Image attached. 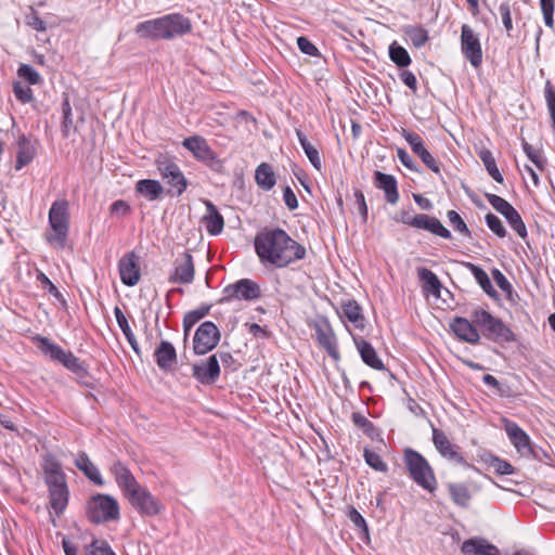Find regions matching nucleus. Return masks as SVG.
I'll list each match as a JSON object with an SVG mask.
<instances>
[{
	"mask_svg": "<svg viewBox=\"0 0 555 555\" xmlns=\"http://www.w3.org/2000/svg\"><path fill=\"white\" fill-rule=\"evenodd\" d=\"M221 334L216 324L211 321L202 323L193 338V351L195 354H206L216 348Z\"/></svg>",
	"mask_w": 555,
	"mask_h": 555,
	"instance_id": "nucleus-13",
	"label": "nucleus"
},
{
	"mask_svg": "<svg viewBox=\"0 0 555 555\" xmlns=\"http://www.w3.org/2000/svg\"><path fill=\"white\" fill-rule=\"evenodd\" d=\"M351 421L357 428L361 429L371 439H374L376 436H378L377 428L364 414L360 412H353L351 414Z\"/></svg>",
	"mask_w": 555,
	"mask_h": 555,
	"instance_id": "nucleus-45",
	"label": "nucleus"
},
{
	"mask_svg": "<svg viewBox=\"0 0 555 555\" xmlns=\"http://www.w3.org/2000/svg\"><path fill=\"white\" fill-rule=\"evenodd\" d=\"M154 358L160 370L169 371L177 362L176 348L171 343L162 340L154 351Z\"/></svg>",
	"mask_w": 555,
	"mask_h": 555,
	"instance_id": "nucleus-29",
	"label": "nucleus"
},
{
	"mask_svg": "<svg viewBox=\"0 0 555 555\" xmlns=\"http://www.w3.org/2000/svg\"><path fill=\"white\" fill-rule=\"evenodd\" d=\"M461 52L474 68L482 64V48L478 34L467 24L461 27Z\"/></svg>",
	"mask_w": 555,
	"mask_h": 555,
	"instance_id": "nucleus-12",
	"label": "nucleus"
},
{
	"mask_svg": "<svg viewBox=\"0 0 555 555\" xmlns=\"http://www.w3.org/2000/svg\"><path fill=\"white\" fill-rule=\"evenodd\" d=\"M449 494L453 503L461 507H468L472 494L464 483L451 482L448 485Z\"/></svg>",
	"mask_w": 555,
	"mask_h": 555,
	"instance_id": "nucleus-38",
	"label": "nucleus"
},
{
	"mask_svg": "<svg viewBox=\"0 0 555 555\" xmlns=\"http://www.w3.org/2000/svg\"><path fill=\"white\" fill-rule=\"evenodd\" d=\"M192 30L189 17L180 13H170L160 17L147 20L137 24L135 35L145 40H172L182 37Z\"/></svg>",
	"mask_w": 555,
	"mask_h": 555,
	"instance_id": "nucleus-2",
	"label": "nucleus"
},
{
	"mask_svg": "<svg viewBox=\"0 0 555 555\" xmlns=\"http://www.w3.org/2000/svg\"><path fill=\"white\" fill-rule=\"evenodd\" d=\"M26 23L28 26L37 31H46L47 25L38 15V12L31 9V12L26 16Z\"/></svg>",
	"mask_w": 555,
	"mask_h": 555,
	"instance_id": "nucleus-60",
	"label": "nucleus"
},
{
	"mask_svg": "<svg viewBox=\"0 0 555 555\" xmlns=\"http://www.w3.org/2000/svg\"><path fill=\"white\" fill-rule=\"evenodd\" d=\"M314 331L319 345L326 350L334 361H338L340 354L337 347V339L328 320L323 319L315 323Z\"/></svg>",
	"mask_w": 555,
	"mask_h": 555,
	"instance_id": "nucleus-18",
	"label": "nucleus"
},
{
	"mask_svg": "<svg viewBox=\"0 0 555 555\" xmlns=\"http://www.w3.org/2000/svg\"><path fill=\"white\" fill-rule=\"evenodd\" d=\"M478 157L482 162L489 176L498 183H503L504 178L496 166L492 152L483 147L478 151Z\"/></svg>",
	"mask_w": 555,
	"mask_h": 555,
	"instance_id": "nucleus-41",
	"label": "nucleus"
},
{
	"mask_svg": "<svg viewBox=\"0 0 555 555\" xmlns=\"http://www.w3.org/2000/svg\"><path fill=\"white\" fill-rule=\"evenodd\" d=\"M211 309V305H202L198 308L191 310L184 314L183 318V331L184 335L188 336L191 328L205 318Z\"/></svg>",
	"mask_w": 555,
	"mask_h": 555,
	"instance_id": "nucleus-43",
	"label": "nucleus"
},
{
	"mask_svg": "<svg viewBox=\"0 0 555 555\" xmlns=\"http://www.w3.org/2000/svg\"><path fill=\"white\" fill-rule=\"evenodd\" d=\"M44 481L51 482L52 480H63L65 474L62 472L61 463L52 455L48 454L43 463Z\"/></svg>",
	"mask_w": 555,
	"mask_h": 555,
	"instance_id": "nucleus-39",
	"label": "nucleus"
},
{
	"mask_svg": "<svg viewBox=\"0 0 555 555\" xmlns=\"http://www.w3.org/2000/svg\"><path fill=\"white\" fill-rule=\"evenodd\" d=\"M401 135L409 143L412 152L421 158L423 164L435 173L440 175L439 164L425 147V143L422 137L418 133L409 131L404 128L401 131Z\"/></svg>",
	"mask_w": 555,
	"mask_h": 555,
	"instance_id": "nucleus-17",
	"label": "nucleus"
},
{
	"mask_svg": "<svg viewBox=\"0 0 555 555\" xmlns=\"http://www.w3.org/2000/svg\"><path fill=\"white\" fill-rule=\"evenodd\" d=\"M195 269L193 257L189 251H184L175 260V271L169 276L171 283L190 284L194 280Z\"/></svg>",
	"mask_w": 555,
	"mask_h": 555,
	"instance_id": "nucleus-21",
	"label": "nucleus"
},
{
	"mask_svg": "<svg viewBox=\"0 0 555 555\" xmlns=\"http://www.w3.org/2000/svg\"><path fill=\"white\" fill-rule=\"evenodd\" d=\"M75 465L79 470H81L86 475L87 478H89L95 485H103V479L98 467L91 462L87 453H78L75 460Z\"/></svg>",
	"mask_w": 555,
	"mask_h": 555,
	"instance_id": "nucleus-33",
	"label": "nucleus"
},
{
	"mask_svg": "<svg viewBox=\"0 0 555 555\" xmlns=\"http://www.w3.org/2000/svg\"><path fill=\"white\" fill-rule=\"evenodd\" d=\"M49 489L50 506L56 516H61L68 503V488L66 479L46 482Z\"/></svg>",
	"mask_w": 555,
	"mask_h": 555,
	"instance_id": "nucleus-20",
	"label": "nucleus"
},
{
	"mask_svg": "<svg viewBox=\"0 0 555 555\" xmlns=\"http://www.w3.org/2000/svg\"><path fill=\"white\" fill-rule=\"evenodd\" d=\"M452 332L463 341L478 344L480 335L473 323L467 319L456 317L450 324Z\"/></svg>",
	"mask_w": 555,
	"mask_h": 555,
	"instance_id": "nucleus-27",
	"label": "nucleus"
},
{
	"mask_svg": "<svg viewBox=\"0 0 555 555\" xmlns=\"http://www.w3.org/2000/svg\"><path fill=\"white\" fill-rule=\"evenodd\" d=\"M433 442L436 450L443 459L464 467H472L462 455L461 447L453 443L442 430L433 428Z\"/></svg>",
	"mask_w": 555,
	"mask_h": 555,
	"instance_id": "nucleus-14",
	"label": "nucleus"
},
{
	"mask_svg": "<svg viewBox=\"0 0 555 555\" xmlns=\"http://www.w3.org/2000/svg\"><path fill=\"white\" fill-rule=\"evenodd\" d=\"M86 513L92 524H104L119 519V505L113 496L98 493L88 501Z\"/></svg>",
	"mask_w": 555,
	"mask_h": 555,
	"instance_id": "nucleus-7",
	"label": "nucleus"
},
{
	"mask_svg": "<svg viewBox=\"0 0 555 555\" xmlns=\"http://www.w3.org/2000/svg\"><path fill=\"white\" fill-rule=\"evenodd\" d=\"M447 217L449 220L450 225L453 228L455 232H459L460 234L470 237L472 232L468 229L465 221L462 219V217L455 211V210H449L447 212Z\"/></svg>",
	"mask_w": 555,
	"mask_h": 555,
	"instance_id": "nucleus-48",
	"label": "nucleus"
},
{
	"mask_svg": "<svg viewBox=\"0 0 555 555\" xmlns=\"http://www.w3.org/2000/svg\"><path fill=\"white\" fill-rule=\"evenodd\" d=\"M182 146L192 153L193 157L205 164L215 172H222L223 162L218 158L216 152L209 146L207 140L202 135H192L182 141Z\"/></svg>",
	"mask_w": 555,
	"mask_h": 555,
	"instance_id": "nucleus-9",
	"label": "nucleus"
},
{
	"mask_svg": "<svg viewBox=\"0 0 555 555\" xmlns=\"http://www.w3.org/2000/svg\"><path fill=\"white\" fill-rule=\"evenodd\" d=\"M109 211L112 215L124 217L130 212V206L126 201L118 199L111 205Z\"/></svg>",
	"mask_w": 555,
	"mask_h": 555,
	"instance_id": "nucleus-63",
	"label": "nucleus"
},
{
	"mask_svg": "<svg viewBox=\"0 0 555 555\" xmlns=\"http://www.w3.org/2000/svg\"><path fill=\"white\" fill-rule=\"evenodd\" d=\"M403 462L411 479L421 488L433 493L438 487V482L433 467L428 461L412 448L403 451Z\"/></svg>",
	"mask_w": 555,
	"mask_h": 555,
	"instance_id": "nucleus-4",
	"label": "nucleus"
},
{
	"mask_svg": "<svg viewBox=\"0 0 555 555\" xmlns=\"http://www.w3.org/2000/svg\"><path fill=\"white\" fill-rule=\"evenodd\" d=\"M398 158L400 159L401 164L406 167L408 169L420 172V167L414 162V159L408 154V152L403 149L397 150Z\"/></svg>",
	"mask_w": 555,
	"mask_h": 555,
	"instance_id": "nucleus-61",
	"label": "nucleus"
},
{
	"mask_svg": "<svg viewBox=\"0 0 555 555\" xmlns=\"http://www.w3.org/2000/svg\"><path fill=\"white\" fill-rule=\"evenodd\" d=\"M354 198L358 211L365 222L367 220V205L363 192L361 190H354Z\"/></svg>",
	"mask_w": 555,
	"mask_h": 555,
	"instance_id": "nucleus-62",
	"label": "nucleus"
},
{
	"mask_svg": "<svg viewBox=\"0 0 555 555\" xmlns=\"http://www.w3.org/2000/svg\"><path fill=\"white\" fill-rule=\"evenodd\" d=\"M17 75L29 85H39L42 82L40 74L28 64H21L17 69Z\"/></svg>",
	"mask_w": 555,
	"mask_h": 555,
	"instance_id": "nucleus-49",
	"label": "nucleus"
},
{
	"mask_svg": "<svg viewBox=\"0 0 555 555\" xmlns=\"http://www.w3.org/2000/svg\"><path fill=\"white\" fill-rule=\"evenodd\" d=\"M223 297L219 302H231L233 300L254 301L262 297L260 285L250 279H241L223 288Z\"/></svg>",
	"mask_w": 555,
	"mask_h": 555,
	"instance_id": "nucleus-10",
	"label": "nucleus"
},
{
	"mask_svg": "<svg viewBox=\"0 0 555 555\" xmlns=\"http://www.w3.org/2000/svg\"><path fill=\"white\" fill-rule=\"evenodd\" d=\"M374 185L384 191L386 202L396 205L399 201L398 183L392 175L382 171L374 172Z\"/></svg>",
	"mask_w": 555,
	"mask_h": 555,
	"instance_id": "nucleus-25",
	"label": "nucleus"
},
{
	"mask_svg": "<svg viewBox=\"0 0 555 555\" xmlns=\"http://www.w3.org/2000/svg\"><path fill=\"white\" fill-rule=\"evenodd\" d=\"M541 11L543 13L544 23L547 27H554V0H540Z\"/></svg>",
	"mask_w": 555,
	"mask_h": 555,
	"instance_id": "nucleus-55",
	"label": "nucleus"
},
{
	"mask_svg": "<svg viewBox=\"0 0 555 555\" xmlns=\"http://www.w3.org/2000/svg\"><path fill=\"white\" fill-rule=\"evenodd\" d=\"M296 135L309 162L317 170L320 171L322 168V162L319 151L309 142L300 129H296Z\"/></svg>",
	"mask_w": 555,
	"mask_h": 555,
	"instance_id": "nucleus-40",
	"label": "nucleus"
},
{
	"mask_svg": "<svg viewBox=\"0 0 555 555\" xmlns=\"http://www.w3.org/2000/svg\"><path fill=\"white\" fill-rule=\"evenodd\" d=\"M254 246L260 262L275 269L286 268L307 255L306 247L281 228L261 229L254 238Z\"/></svg>",
	"mask_w": 555,
	"mask_h": 555,
	"instance_id": "nucleus-1",
	"label": "nucleus"
},
{
	"mask_svg": "<svg viewBox=\"0 0 555 555\" xmlns=\"http://www.w3.org/2000/svg\"><path fill=\"white\" fill-rule=\"evenodd\" d=\"M155 166L163 181L170 188L168 193L181 196L189 182L175 158L168 154H159L155 159Z\"/></svg>",
	"mask_w": 555,
	"mask_h": 555,
	"instance_id": "nucleus-6",
	"label": "nucleus"
},
{
	"mask_svg": "<svg viewBox=\"0 0 555 555\" xmlns=\"http://www.w3.org/2000/svg\"><path fill=\"white\" fill-rule=\"evenodd\" d=\"M139 257L134 251L125 254L118 262L121 282L127 286H134L141 278Z\"/></svg>",
	"mask_w": 555,
	"mask_h": 555,
	"instance_id": "nucleus-19",
	"label": "nucleus"
},
{
	"mask_svg": "<svg viewBox=\"0 0 555 555\" xmlns=\"http://www.w3.org/2000/svg\"><path fill=\"white\" fill-rule=\"evenodd\" d=\"M88 555H116L105 540H93L89 545Z\"/></svg>",
	"mask_w": 555,
	"mask_h": 555,
	"instance_id": "nucleus-53",
	"label": "nucleus"
},
{
	"mask_svg": "<svg viewBox=\"0 0 555 555\" xmlns=\"http://www.w3.org/2000/svg\"><path fill=\"white\" fill-rule=\"evenodd\" d=\"M482 461L493 467L498 475H512L515 473V468L508 462L491 453L485 454Z\"/></svg>",
	"mask_w": 555,
	"mask_h": 555,
	"instance_id": "nucleus-46",
	"label": "nucleus"
},
{
	"mask_svg": "<svg viewBox=\"0 0 555 555\" xmlns=\"http://www.w3.org/2000/svg\"><path fill=\"white\" fill-rule=\"evenodd\" d=\"M38 280L41 282L42 286L48 289L49 294H51L59 301L65 304V299H64L63 295L60 293L57 287L50 281V279L44 273H40L38 275Z\"/></svg>",
	"mask_w": 555,
	"mask_h": 555,
	"instance_id": "nucleus-57",
	"label": "nucleus"
},
{
	"mask_svg": "<svg viewBox=\"0 0 555 555\" xmlns=\"http://www.w3.org/2000/svg\"><path fill=\"white\" fill-rule=\"evenodd\" d=\"M111 472L115 477L116 483L127 498L141 487L132 473L122 462H115L111 468Z\"/></svg>",
	"mask_w": 555,
	"mask_h": 555,
	"instance_id": "nucleus-22",
	"label": "nucleus"
},
{
	"mask_svg": "<svg viewBox=\"0 0 555 555\" xmlns=\"http://www.w3.org/2000/svg\"><path fill=\"white\" fill-rule=\"evenodd\" d=\"M472 322L479 326L482 335L491 341L499 344L516 341L514 332L501 319L485 309H475L472 312Z\"/></svg>",
	"mask_w": 555,
	"mask_h": 555,
	"instance_id": "nucleus-5",
	"label": "nucleus"
},
{
	"mask_svg": "<svg viewBox=\"0 0 555 555\" xmlns=\"http://www.w3.org/2000/svg\"><path fill=\"white\" fill-rule=\"evenodd\" d=\"M135 191L149 201L153 202L157 201L162 196L164 188L157 180L142 179L137 182Z\"/></svg>",
	"mask_w": 555,
	"mask_h": 555,
	"instance_id": "nucleus-36",
	"label": "nucleus"
},
{
	"mask_svg": "<svg viewBox=\"0 0 555 555\" xmlns=\"http://www.w3.org/2000/svg\"><path fill=\"white\" fill-rule=\"evenodd\" d=\"M492 276L495 281L496 285L504 292V293H511V286L512 284L506 279V276L499 270L493 269L492 270Z\"/></svg>",
	"mask_w": 555,
	"mask_h": 555,
	"instance_id": "nucleus-64",
	"label": "nucleus"
},
{
	"mask_svg": "<svg viewBox=\"0 0 555 555\" xmlns=\"http://www.w3.org/2000/svg\"><path fill=\"white\" fill-rule=\"evenodd\" d=\"M62 113H63L62 133L64 137H68L69 129L73 126L72 107H70L68 96H65L62 102Z\"/></svg>",
	"mask_w": 555,
	"mask_h": 555,
	"instance_id": "nucleus-51",
	"label": "nucleus"
},
{
	"mask_svg": "<svg viewBox=\"0 0 555 555\" xmlns=\"http://www.w3.org/2000/svg\"><path fill=\"white\" fill-rule=\"evenodd\" d=\"M49 224L54 233L48 236V241L55 242L63 247L69 227V205L66 199H57L52 203L49 210Z\"/></svg>",
	"mask_w": 555,
	"mask_h": 555,
	"instance_id": "nucleus-8",
	"label": "nucleus"
},
{
	"mask_svg": "<svg viewBox=\"0 0 555 555\" xmlns=\"http://www.w3.org/2000/svg\"><path fill=\"white\" fill-rule=\"evenodd\" d=\"M207 208V215L204 216L203 222L205 223L206 230L211 235H218L224 228V220L217 207L210 202L205 201Z\"/></svg>",
	"mask_w": 555,
	"mask_h": 555,
	"instance_id": "nucleus-32",
	"label": "nucleus"
},
{
	"mask_svg": "<svg viewBox=\"0 0 555 555\" xmlns=\"http://www.w3.org/2000/svg\"><path fill=\"white\" fill-rule=\"evenodd\" d=\"M412 227L426 230L442 238H451V232L436 217L418 214L413 217Z\"/></svg>",
	"mask_w": 555,
	"mask_h": 555,
	"instance_id": "nucleus-24",
	"label": "nucleus"
},
{
	"mask_svg": "<svg viewBox=\"0 0 555 555\" xmlns=\"http://www.w3.org/2000/svg\"><path fill=\"white\" fill-rule=\"evenodd\" d=\"M388 54L391 62H393L400 68L408 67L412 62L406 49L400 46L397 41H392L389 44Z\"/></svg>",
	"mask_w": 555,
	"mask_h": 555,
	"instance_id": "nucleus-42",
	"label": "nucleus"
},
{
	"mask_svg": "<svg viewBox=\"0 0 555 555\" xmlns=\"http://www.w3.org/2000/svg\"><path fill=\"white\" fill-rule=\"evenodd\" d=\"M131 505L138 509L141 515L155 516L160 513L163 505L147 489L138 488L128 496Z\"/></svg>",
	"mask_w": 555,
	"mask_h": 555,
	"instance_id": "nucleus-16",
	"label": "nucleus"
},
{
	"mask_svg": "<svg viewBox=\"0 0 555 555\" xmlns=\"http://www.w3.org/2000/svg\"><path fill=\"white\" fill-rule=\"evenodd\" d=\"M348 518L361 534H364L365 538H369V527L366 520L353 506H350L348 509Z\"/></svg>",
	"mask_w": 555,
	"mask_h": 555,
	"instance_id": "nucleus-50",
	"label": "nucleus"
},
{
	"mask_svg": "<svg viewBox=\"0 0 555 555\" xmlns=\"http://www.w3.org/2000/svg\"><path fill=\"white\" fill-rule=\"evenodd\" d=\"M220 364L217 354L192 364V376L202 385H214L220 377Z\"/></svg>",
	"mask_w": 555,
	"mask_h": 555,
	"instance_id": "nucleus-15",
	"label": "nucleus"
},
{
	"mask_svg": "<svg viewBox=\"0 0 555 555\" xmlns=\"http://www.w3.org/2000/svg\"><path fill=\"white\" fill-rule=\"evenodd\" d=\"M505 431H506L512 444L516 448V450L519 453H521L522 455L532 453V448H531L529 436L516 423L506 421Z\"/></svg>",
	"mask_w": 555,
	"mask_h": 555,
	"instance_id": "nucleus-23",
	"label": "nucleus"
},
{
	"mask_svg": "<svg viewBox=\"0 0 555 555\" xmlns=\"http://www.w3.org/2000/svg\"><path fill=\"white\" fill-rule=\"evenodd\" d=\"M38 348L40 351L49 356L51 360L57 361L63 364L68 371L76 375L77 380L89 386V372L86 363L76 357L72 351H66L48 337L37 336Z\"/></svg>",
	"mask_w": 555,
	"mask_h": 555,
	"instance_id": "nucleus-3",
	"label": "nucleus"
},
{
	"mask_svg": "<svg viewBox=\"0 0 555 555\" xmlns=\"http://www.w3.org/2000/svg\"><path fill=\"white\" fill-rule=\"evenodd\" d=\"M488 228L499 237H504L507 234L505 227L501 219L492 212H488L485 217Z\"/></svg>",
	"mask_w": 555,
	"mask_h": 555,
	"instance_id": "nucleus-52",
	"label": "nucleus"
},
{
	"mask_svg": "<svg viewBox=\"0 0 555 555\" xmlns=\"http://www.w3.org/2000/svg\"><path fill=\"white\" fill-rule=\"evenodd\" d=\"M365 463L376 472L386 473L388 469L387 464L383 461L379 454L365 448L363 451Z\"/></svg>",
	"mask_w": 555,
	"mask_h": 555,
	"instance_id": "nucleus-47",
	"label": "nucleus"
},
{
	"mask_svg": "<svg viewBox=\"0 0 555 555\" xmlns=\"http://www.w3.org/2000/svg\"><path fill=\"white\" fill-rule=\"evenodd\" d=\"M464 555H500V550L483 538H470L462 543Z\"/></svg>",
	"mask_w": 555,
	"mask_h": 555,
	"instance_id": "nucleus-26",
	"label": "nucleus"
},
{
	"mask_svg": "<svg viewBox=\"0 0 555 555\" xmlns=\"http://www.w3.org/2000/svg\"><path fill=\"white\" fill-rule=\"evenodd\" d=\"M417 276L423 283L424 292L430 293L436 297H440L441 282L438 276L427 268H417Z\"/></svg>",
	"mask_w": 555,
	"mask_h": 555,
	"instance_id": "nucleus-35",
	"label": "nucleus"
},
{
	"mask_svg": "<svg viewBox=\"0 0 555 555\" xmlns=\"http://www.w3.org/2000/svg\"><path fill=\"white\" fill-rule=\"evenodd\" d=\"M522 149L526 153L527 157L539 168L543 169L545 165V160L542 158L539 151L533 150V147L522 140Z\"/></svg>",
	"mask_w": 555,
	"mask_h": 555,
	"instance_id": "nucleus-54",
	"label": "nucleus"
},
{
	"mask_svg": "<svg viewBox=\"0 0 555 555\" xmlns=\"http://www.w3.org/2000/svg\"><path fill=\"white\" fill-rule=\"evenodd\" d=\"M255 180L258 186L263 191H270L276 183V177L273 168L268 163L258 165L255 171Z\"/></svg>",
	"mask_w": 555,
	"mask_h": 555,
	"instance_id": "nucleus-34",
	"label": "nucleus"
},
{
	"mask_svg": "<svg viewBox=\"0 0 555 555\" xmlns=\"http://www.w3.org/2000/svg\"><path fill=\"white\" fill-rule=\"evenodd\" d=\"M465 267L469 269L477 283L489 297H498V292L494 289L487 272L482 268L472 262H465Z\"/></svg>",
	"mask_w": 555,
	"mask_h": 555,
	"instance_id": "nucleus-37",
	"label": "nucleus"
},
{
	"mask_svg": "<svg viewBox=\"0 0 555 555\" xmlns=\"http://www.w3.org/2000/svg\"><path fill=\"white\" fill-rule=\"evenodd\" d=\"M402 31L415 48H422L429 40L428 31L422 26L405 25Z\"/></svg>",
	"mask_w": 555,
	"mask_h": 555,
	"instance_id": "nucleus-44",
	"label": "nucleus"
},
{
	"mask_svg": "<svg viewBox=\"0 0 555 555\" xmlns=\"http://www.w3.org/2000/svg\"><path fill=\"white\" fill-rule=\"evenodd\" d=\"M485 197L489 202V204L501 214L511 225V228L521 237L526 238L528 235L527 228L525 222L522 221L519 212L513 207L511 203H508L503 197L486 193Z\"/></svg>",
	"mask_w": 555,
	"mask_h": 555,
	"instance_id": "nucleus-11",
	"label": "nucleus"
},
{
	"mask_svg": "<svg viewBox=\"0 0 555 555\" xmlns=\"http://www.w3.org/2000/svg\"><path fill=\"white\" fill-rule=\"evenodd\" d=\"M297 46L300 52L310 56H317L319 54L318 48L306 37L297 38Z\"/></svg>",
	"mask_w": 555,
	"mask_h": 555,
	"instance_id": "nucleus-58",
	"label": "nucleus"
},
{
	"mask_svg": "<svg viewBox=\"0 0 555 555\" xmlns=\"http://www.w3.org/2000/svg\"><path fill=\"white\" fill-rule=\"evenodd\" d=\"M356 347L361 356L362 361L370 367L378 371L385 370L383 361L379 359L373 346L363 338L353 337Z\"/></svg>",
	"mask_w": 555,
	"mask_h": 555,
	"instance_id": "nucleus-31",
	"label": "nucleus"
},
{
	"mask_svg": "<svg viewBox=\"0 0 555 555\" xmlns=\"http://www.w3.org/2000/svg\"><path fill=\"white\" fill-rule=\"evenodd\" d=\"M13 92L15 98L22 103H28L34 99L33 90L20 82L13 85Z\"/></svg>",
	"mask_w": 555,
	"mask_h": 555,
	"instance_id": "nucleus-56",
	"label": "nucleus"
},
{
	"mask_svg": "<svg viewBox=\"0 0 555 555\" xmlns=\"http://www.w3.org/2000/svg\"><path fill=\"white\" fill-rule=\"evenodd\" d=\"M17 155L15 169L21 170L26 165L30 164L37 154V149L35 142H33L25 134H21L17 139Z\"/></svg>",
	"mask_w": 555,
	"mask_h": 555,
	"instance_id": "nucleus-30",
	"label": "nucleus"
},
{
	"mask_svg": "<svg viewBox=\"0 0 555 555\" xmlns=\"http://www.w3.org/2000/svg\"><path fill=\"white\" fill-rule=\"evenodd\" d=\"M499 12L502 17L503 25L509 36L511 30L513 29L512 16H511V7L508 2H502L499 7Z\"/></svg>",
	"mask_w": 555,
	"mask_h": 555,
	"instance_id": "nucleus-59",
	"label": "nucleus"
},
{
	"mask_svg": "<svg viewBox=\"0 0 555 555\" xmlns=\"http://www.w3.org/2000/svg\"><path fill=\"white\" fill-rule=\"evenodd\" d=\"M339 317L345 318L354 327L363 330L365 318L362 313L361 306L354 299L343 300L340 304V310L338 311Z\"/></svg>",
	"mask_w": 555,
	"mask_h": 555,
	"instance_id": "nucleus-28",
	"label": "nucleus"
}]
</instances>
